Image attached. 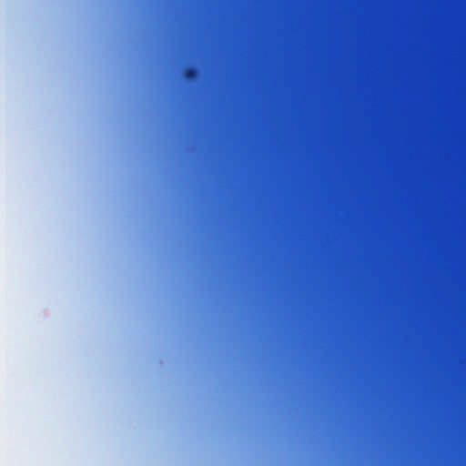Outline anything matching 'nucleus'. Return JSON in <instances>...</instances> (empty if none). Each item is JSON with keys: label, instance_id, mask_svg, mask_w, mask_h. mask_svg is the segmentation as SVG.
<instances>
[{"label": "nucleus", "instance_id": "nucleus-4", "mask_svg": "<svg viewBox=\"0 0 466 466\" xmlns=\"http://www.w3.org/2000/svg\"><path fill=\"white\" fill-rule=\"evenodd\" d=\"M381 466V465H380Z\"/></svg>", "mask_w": 466, "mask_h": 466}, {"label": "nucleus", "instance_id": "nucleus-1", "mask_svg": "<svg viewBox=\"0 0 466 466\" xmlns=\"http://www.w3.org/2000/svg\"><path fill=\"white\" fill-rule=\"evenodd\" d=\"M185 77L187 80H196L199 76V71L196 67H188L185 70Z\"/></svg>", "mask_w": 466, "mask_h": 466}, {"label": "nucleus", "instance_id": "nucleus-2", "mask_svg": "<svg viewBox=\"0 0 466 466\" xmlns=\"http://www.w3.org/2000/svg\"><path fill=\"white\" fill-rule=\"evenodd\" d=\"M381 466V465H380Z\"/></svg>", "mask_w": 466, "mask_h": 466}, {"label": "nucleus", "instance_id": "nucleus-3", "mask_svg": "<svg viewBox=\"0 0 466 466\" xmlns=\"http://www.w3.org/2000/svg\"><path fill=\"white\" fill-rule=\"evenodd\" d=\"M381 466V465H380Z\"/></svg>", "mask_w": 466, "mask_h": 466}]
</instances>
